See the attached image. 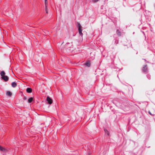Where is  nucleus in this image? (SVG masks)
Listing matches in <instances>:
<instances>
[{
	"instance_id": "obj_1",
	"label": "nucleus",
	"mask_w": 155,
	"mask_h": 155,
	"mask_svg": "<svg viewBox=\"0 0 155 155\" xmlns=\"http://www.w3.org/2000/svg\"><path fill=\"white\" fill-rule=\"evenodd\" d=\"M78 31L80 35L82 37L83 33H82V27L79 23H78Z\"/></svg>"
},
{
	"instance_id": "obj_2",
	"label": "nucleus",
	"mask_w": 155,
	"mask_h": 155,
	"mask_svg": "<svg viewBox=\"0 0 155 155\" xmlns=\"http://www.w3.org/2000/svg\"><path fill=\"white\" fill-rule=\"evenodd\" d=\"M47 100L48 101V104H51L52 102V99L50 98L49 97H48L47 98Z\"/></svg>"
},
{
	"instance_id": "obj_3",
	"label": "nucleus",
	"mask_w": 155,
	"mask_h": 155,
	"mask_svg": "<svg viewBox=\"0 0 155 155\" xmlns=\"http://www.w3.org/2000/svg\"><path fill=\"white\" fill-rule=\"evenodd\" d=\"M2 78L5 81H7L8 80V78L7 76H4L2 77Z\"/></svg>"
},
{
	"instance_id": "obj_4",
	"label": "nucleus",
	"mask_w": 155,
	"mask_h": 155,
	"mask_svg": "<svg viewBox=\"0 0 155 155\" xmlns=\"http://www.w3.org/2000/svg\"><path fill=\"white\" fill-rule=\"evenodd\" d=\"M32 89L30 88H28L26 89V91L29 93H31L32 92Z\"/></svg>"
},
{
	"instance_id": "obj_5",
	"label": "nucleus",
	"mask_w": 155,
	"mask_h": 155,
	"mask_svg": "<svg viewBox=\"0 0 155 155\" xmlns=\"http://www.w3.org/2000/svg\"><path fill=\"white\" fill-rule=\"evenodd\" d=\"M147 65H145L144 66L143 68V70L144 72H145L147 71Z\"/></svg>"
},
{
	"instance_id": "obj_6",
	"label": "nucleus",
	"mask_w": 155,
	"mask_h": 155,
	"mask_svg": "<svg viewBox=\"0 0 155 155\" xmlns=\"http://www.w3.org/2000/svg\"><path fill=\"white\" fill-rule=\"evenodd\" d=\"M12 86L13 87H15L17 86V84L15 82H13L12 83Z\"/></svg>"
},
{
	"instance_id": "obj_7",
	"label": "nucleus",
	"mask_w": 155,
	"mask_h": 155,
	"mask_svg": "<svg viewBox=\"0 0 155 155\" xmlns=\"http://www.w3.org/2000/svg\"><path fill=\"white\" fill-rule=\"evenodd\" d=\"M5 73L3 71H2L0 73L1 75L2 76V77H3L4 76H5Z\"/></svg>"
},
{
	"instance_id": "obj_8",
	"label": "nucleus",
	"mask_w": 155,
	"mask_h": 155,
	"mask_svg": "<svg viewBox=\"0 0 155 155\" xmlns=\"http://www.w3.org/2000/svg\"><path fill=\"white\" fill-rule=\"evenodd\" d=\"M33 100V98L32 97H30L28 99V102L29 103H31Z\"/></svg>"
},
{
	"instance_id": "obj_9",
	"label": "nucleus",
	"mask_w": 155,
	"mask_h": 155,
	"mask_svg": "<svg viewBox=\"0 0 155 155\" xmlns=\"http://www.w3.org/2000/svg\"><path fill=\"white\" fill-rule=\"evenodd\" d=\"M0 150L3 151H5V149L3 147H2L0 146Z\"/></svg>"
},
{
	"instance_id": "obj_10",
	"label": "nucleus",
	"mask_w": 155,
	"mask_h": 155,
	"mask_svg": "<svg viewBox=\"0 0 155 155\" xmlns=\"http://www.w3.org/2000/svg\"><path fill=\"white\" fill-rule=\"evenodd\" d=\"M90 65V63L89 62H88L85 63V65L87 67H89Z\"/></svg>"
},
{
	"instance_id": "obj_11",
	"label": "nucleus",
	"mask_w": 155,
	"mask_h": 155,
	"mask_svg": "<svg viewBox=\"0 0 155 155\" xmlns=\"http://www.w3.org/2000/svg\"><path fill=\"white\" fill-rule=\"evenodd\" d=\"M104 131L105 133L106 134H107L108 135H109V133L108 131V130H107L106 129H105L104 130Z\"/></svg>"
},
{
	"instance_id": "obj_12",
	"label": "nucleus",
	"mask_w": 155,
	"mask_h": 155,
	"mask_svg": "<svg viewBox=\"0 0 155 155\" xmlns=\"http://www.w3.org/2000/svg\"><path fill=\"white\" fill-rule=\"evenodd\" d=\"M12 93L9 91H8L7 92V94L9 96H11L12 95Z\"/></svg>"
},
{
	"instance_id": "obj_13",
	"label": "nucleus",
	"mask_w": 155,
	"mask_h": 155,
	"mask_svg": "<svg viewBox=\"0 0 155 155\" xmlns=\"http://www.w3.org/2000/svg\"><path fill=\"white\" fill-rule=\"evenodd\" d=\"M45 7H46V6H47V5L48 4L47 0H45Z\"/></svg>"
},
{
	"instance_id": "obj_14",
	"label": "nucleus",
	"mask_w": 155,
	"mask_h": 155,
	"mask_svg": "<svg viewBox=\"0 0 155 155\" xmlns=\"http://www.w3.org/2000/svg\"><path fill=\"white\" fill-rule=\"evenodd\" d=\"M47 6H46V7H45V11H46V12L47 13H48V11H47Z\"/></svg>"
},
{
	"instance_id": "obj_15",
	"label": "nucleus",
	"mask_w": 155,
	"mask_h": 155,
	"mask_svg": "<svg viewBox=\"0 0 155 155\" xmlns=\"http://www.w3.org/2000/svg\"><path fill=\"white\" fill-rule=\"evenodd\" d=\"M98 0H93V1L94 2H95L98 1Z\"/></svg>"
},
{
	"instance_id": "obj_16",
	"label": "nucleus",
	"mask_w": 155,
	"mask_h": 155,
	"mask_svg": "<svg viewBox=\"0 0 155 155\" xmlns=\"http://www.w3.org/2000/svg\"><path fill=\"white\" fill-rule=\"evenodd\" d=\"M149 113L150 114H151V113H150V112L149 111Z\"/></svg>"
}]
</instances>
